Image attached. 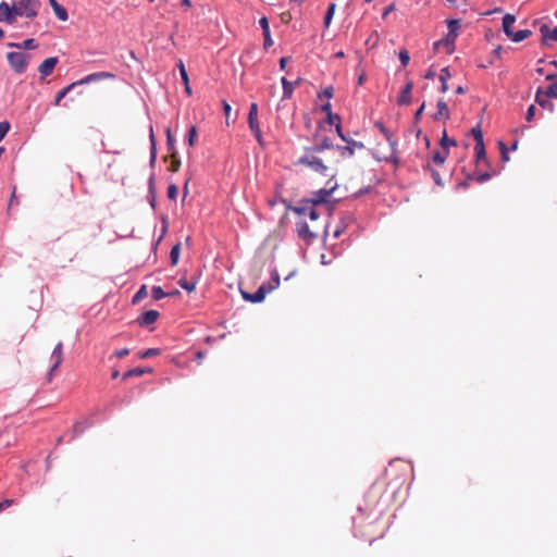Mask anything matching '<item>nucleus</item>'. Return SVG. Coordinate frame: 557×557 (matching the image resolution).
<instances>
[{
	"label": "nucleus",
	"instance_id": "nucleus-64",
	"mask_svg": "<svg viewBox=\"0 0 557 557\" xmlns=\"http://www.w3.org/2000/svg\"><path fill=\"white\" fill-rule=\"evenodd\" d=\"M329 147H332V146H331V144L325 139V140L323 141V145H322V146H314L313 148H320V149H315V152H318V151H321L322 149H324V148H329Z\"/></svg>",
	"mask_w": 557,
	"mask_h": 557
},
{
	"label": "nucleus",
	"instance_id": "nucleus-43",
	"mask_svg": "<svg viewBox=\"0 0 557 557\" xmlns=\"http://www.w3.org/2000/svg\"><path fill=\"white\" fill-rule=\"evenodd\" d=\"M159 349L158 348H148L144 351L140 352V358L141 359H147V358H150V357H154V356H158L159 355Z\"/></svg>",
	"mask_w": 557,
	"mask_h": 557
},
{
	"label": "nucleus",
	"instance_id": "nucleus-41",
	"mask_svg": "<svg viewBox=\"0 0 557 557\" xmlns=\"http://www.w3.org/2000/svg\"><path fill=\"white\" fill-rule=\"evenodd\" d=\"M152 296H153V299L154 300H161L162 298H164L165 296H169V293H165L162 287H159V286H154L152 287Z\"/></svg>",
	"mask_w": 557,
	"mask_h": 557
},
{
	"label": "nucleus",
	"instance_id": "nucleus-27",
	"mask_svg": "<svg viewBox=\"0 0 557 557\" xmlns=\"http://www.w3.org/2000/svg\"><path fill=\"white\" fill-rule=\"evenodd\" d=\"M10 47H16L17 49H37L38 45L35 39L28 38L24 40L22 44H10Z\"/></svg>",
	"mask_w": 557,
	"mask_h": 557
},
{
	"label": "nucleus",
	"instance_id": "nucleus-12",
	"mask_svg": "<svg viewBox=\"0 0 557 557\" xmlns=\"http://www.w3.org/2000/svg\"><path fill=\"white\" fill-rule=\"evenodd\" d=\"M104 78H114V74L109 73V72L94 73V74H89L88 76H84L82 79L74 82V84L84 85V84L92 83L96 81H101Z\"/></svg>",
	"mask_w": 557,
	"mask_h": 557
},
{
	"label": "nucleus",
	"instance_id": "nucleus-2",
	"mask_svg": "<svg viewBox=\"0 0 557 557\" xmlns=\"http://www.w3.org/2000/svg\"><path fill=\"white\" fill-rule=\"evenodd\" d=\"M12 5L15 12H17V17L36 18L40 3L38 0H21L17 4Z\"/></svg>",
	"mask_w": 557,
	"mask_h": 557
},
{
	"label": "nucleus",
	"instance_id": "nucleus-50",
	"mask_svg": "<svg viewBox=\"0 0 557 557\" xmlns=\"http://www.w3.org/2000/svg\"><path fill=\"white\" fill-rule=\"evenodd\" d=\"M399 60L404 66H406L409 62V53L406 49H401L399 52Z\"/></svg>",
	"mask_w": 557,
	"mask_h": 557
},
{
	"label": "nucleus",
	"instance_id": "nucleus-10",
	"mask_svg": "<svg viewBox=\"0 0 557 557\" xmlns=\"http://www.w3.org/2000/svg\"><path fill=\"white\" fill-rule=\"evenodd\" d=\"M57 63H58V59L55 57L44 60L38 66V72L40 74V77L44 78V77H47L48 75H51Z\"/></svg>",
	"mask_w": 557,
	"mask_h": 557
},
{
	"label": "nucleus",
	"instance_id": "nucleus-31",
	"mask_svg": "<svg viewBox=\"0 0 557 557\" xmlns=\"http://www.w3.org/2000/svg\"><path fill=\"white\" fill-rule=\"evenodd\" d=\"M74 86H77V84L72 83L69 86H66L64 89L58 91L55 95V99H54V106H58L60 103V101H62L63 98L66 96V94L72 90V88Z\"/></svg>",
	"mask_w": 557,
	"mask_h": 557
},
{
	"label": "nucleus",
	"instance_id": "nucleus-5",
	"mask_svg": "<svg viewBox=\"0 0 557 557\" xmlns=\"http://www.w3.org/2000/svg\"><path fill=\"white\" fill-rule=\"evenodd\" d=\"M297 235L307 242H311L318 236L317 227H310L306 220H300L296 223Z\"/></svg>",
	"mask_w": 557,
	"mask_h": 557
},
{
	"label": "nucleus",
	"instance_id": "nucleus-60",
	"mask_svg": "<svg viewBox=\"0 0 557 557\" xmlns=\"http://www.w3.org/2000/svg\"><path fill=\"white\" fill-rule=\"evenodd\" d=\"M292 18H293V17H292V14H290V13H288V12H283V13L281 14V21H282L283 23H285V24L289 23V22L292 21Z\"/></svg>",
	"mask_w": 557,
	"mask_h": 557
},
{
	"label": "nucleus",
	"instance_id": "nucleus-29",
	"mask_svg": "<svg viewBox=\"0 0 557 557\" xmlns=\"http://www.w3.org/2000/svg\"><path fill=\"white\" fill-rule=\"evenodd\" d=\"M165 143H168L170 153L177 152L175 148V139L171 128L165 129Z\"/></svg>",
	"mask_w": 557,
	"mask_h": 557
},
{
	"label": "nucleus",
	"instance_id": "nucleus-26",
	"mask_svg": "<svg viewBox=\"0 0 557 557\" xmlns=\"http://www.w3.org/2000/svg\"><path fill=\"white\" fill-rule=\"evenodd\" d=\"M531 30L529 29H524V30H519V32H513L509 38L513 41V42H521L523 41L524 39H527L528 37L531 36Z\"/></svg>",
	"mask_w": 557,
	"mask_h": 557
},
{
	"label": "nucleus",
	"instance_id": "nucleus-47",
	"mask_svg": "<svg viewBox=\"0 0 557 557\" xmlns=\"http://www.w3.org/2000/svg\"><path fill=\"white\" fill-rule=\"evenodd\" d=\"M499 151H500V159H503L504 162L509 161V152L508 148L504 143H499Z\"/></svg>",
	"mask_w": 557,
	"mask_h": 557
},
{
	"label": "nucleus",
	"instance_id": "nucleus-11",
	"mask_svg": "<svg viewBox=\"0 0 557 557\" xmlns=\"http://www.w3.org/2000/svg\"><path fill=\"white\" fill-rule=\"evenodd\" d=\"M413 82L408 81L401 90V94L398 98L399 106H408V103L412 102V90H413Z\"/></svg>",
	"mask_w": 557,
	"mask_h": 557
},
{
	"label": "nucleus",
	"instance_id": "nucleus-25",
	"mask_svg": "<svg viewBox=\"0 0 557 557\" xmlns=\"http://www.w3.org/2000/svg\"><path fill=\"white\" fill-rule=\"evenodd\" d=\"M440 82H442V91L446 92L448 90V84L447 81L450 78V72L448 67H444L440 71L438 75Z\"/></svg>",
	"mask_w": 557,
	"mask_h": 557
},
{
	"label": "nucleus",
	"instance_id": "nucleus-33",
	"mask_svg": "<svg viewBox=\"0 0 557 557\" xmlns=\"http://www.w3.org/2000/svg\"><path fill=\"white\" fill-rule=\"evenodd\" d=\"M474 149L478 164L486 162L484 145H475Z\"/></svg>",
	"mask_w": 557,
	"mask_h": 557
},
{
	"label": "nucleus",
	"instance_id": "nucleus-46",
	"mask_svg": "<svg viewBox=\"0 0 557 557\" xmlns=\"http://www.w3.org/2000/svg\"><path fill=\"white\" fill-rule=\"evenodd\" d=\"M222 107H223V112L225 115L226 124H230V115H231L232 107H231L230 102L226 100L222 101Z\"/></svg>",
	"mask_w": 557,
	"mask_h": 557
},
{
	"label": "nucleus",
	"instance_id": "nucleus-51",
	"mask_svg": "<svg viewBox=\"0 0 557 557\" xmlns=\"http://www.w3.org/2000/svg\"><path fill=\"white\" fill-rule=\"evenodd\" d=\"M535 111H536V108L534 104H530L528 110H527V114H525V120L528 122L532 121L535 116Z\"/></svg>",
	"mask_w": 557,
	"mask_h": 557
},
{
	"label": "nucleus",
	"instance_id": "nucleus-49",
	"mask_svg": "<svg viewBox=\"0 0 557 557\" xmlns=\"http://www.w3.org/2000/svg\"><path fill=\"white\" fill-rule=\"evenodd\" d=\"M10 129V125L8 122H0V141L4 138Z\"/></svg>",
	"mask_w": 557,
	"mask_h": 557
},
{
	"label": "nucleus",
	"instance_id": "nucleus-63",
	"mask_svg": "<svg viewBox=\"0 0 557 557\" xmlns=\"http://www.w3.org/2000/svg\"><path fill=\"white\" fill-rule=\"evenodd\" d=\"M455 39H456V36L449 35V33H448L446 40H445L446 45L453 47Z\"/></svg>",
	"mask_w": 557,
	"mask_h": 557
},
{
	"label": "nucleus",
	"instance_id": "nucleus-20",
	"mask_svg": "<svg viewBox=\"0 0 557 557\" xmlns=\"http://www.w3.org/2000/svg\"><path fill=\"white\" fill-rule=\"evenodd\" d=\"M540 33L542 34L543 41L546 39L557 41V26L554 29H550L548 25L543 24L540 28Z\"/></svg>",
	"mask_w": 557,
	"mask_h": 557
},
{
	"label": "nucleus",
	"instance_id": "nucleus-44",
	"mask_svg": "<svg viewBox=\"0 0 557 557\" xmlns=\"http://www.w3.org/2000/svg\"><path fill=\"white\" fill-rule=\"evenodd\" d=\"M472 135L475 139V145H484L483 144V134L479 126H476L472 129Z\"/></svg>",
	"mask_w": 557,
	"mask_h": 557
},
{
	"label": "nucleus",
	"instance_id": "nucleus-14",
	"mask_svg": "<svg viewBox=\"0 0 557 557\" xmlns=\"http://www.w3.org/2000/svg\"><path fill=\"white\" fill-rule=\"evenodd\" d=\"M248 124H249V128H250L251 133L253 134L257 143H259V145L261 147H264L263 136H262L260 124L258 123L257 117L248 119Z\"/></svg>",
	"mask_w": 557,
	"mask_h": 557
},
{
	"label": "nucleus",
	"instance_id": "nucleus-57",
	"mask_svg": "<svg viewBox=\"0 0 557 557\" xmlns=\"http://www.w3.org/2000/svg\"><path fill=\"white\" fill-rule=\"evenodd\" d=\"M491 177H492V174H491V173L485 172V173H483V174L478 175V178H476V180H478V182H479V183H484V182H486L487 180H490Z\"/></svg>",
	"mask_w": 557,
	"mask_h": 557
},
{
	"label": "nucleus",
	"instance_id": "nucleus-36",
	"mask_svg": "<svg viewBox=\"0 0 557 557\" xmlns=\"http://www.w3.org/2000/svg\"><path fill=\"white\" fill-rule=\"evenodd\" d=\"M545 98H546V96H544V91H542V89H537L536 103L543 108L548 107V106L550 108H553V104L550 102H548Z\"/></svg>",
	"mask_w": 557,
	"mask_h": 557
},
{
	"label": "nucleus",
	"instance_id": "nucleus-4",
	"mask_svg": "<svg viewBox=\"0 0 557 557\" xmlns=\"http://www.w3.org/2000/svg\"><path fill=\"white\" fill-rule=\"evenodd\" d=\"M375 126L379 128V131L382 132V134H384V136L386 137V140L389 145V153L388 154H385L383 157H381V160H384L386 162H397V158L394 156L395 154V149L394 147L397 145V143L395 140H393V136H392V133L388 132V129L384 126L383 123L381 122H376L375 123Z\"/></svg>",
	"mask_w": 557,
	"mask_h": 557
},
{
	"label": "nucleus",
	"instance_id": "nucleus-9",
	"mask_svg": "<svg viewBox=\"0 0 557 557\" xmlns=\"http://www.w3.org/2000/svg\"><path fill=\"white\" fill-rule=\"evenodd\" d=\"M270 288L265 286H260L253 294L242 292V296L251 304H260L264 300L265 295L269 293Z\"/></svg>",
	"mask_w": 557,
	"mask_h": 557
},
{
	"label": "nucleus",
	"instance_id": "nucleus-53",
	"mask_svg": "<svg viewBox=\"0 0 557 557\" xmlns=\"http://www.w3.org/2000/svg\"><path fill=\"white\" fill-rule=\"evenodd\" d=\"M257 114H258V107H257L256 102H251L250 108H249L248 119H257Z\"/></svg>",
	"mask_w": 557,
	"mask_h": 557
},
{
	"label": "nucleus",
	"instance_id": "nucleus-37",
	"mask_svg": "<svg viewBox=\"0 0 557 557\" xmlns=\"http://www.w3.org/2000/svg\"><path fill=\"white\" fill-rule=\"evenodd\" d=\"M336 11V4H329L327 7V10H326V14H325V17H324V25L325 27H329L330 26V23L333 18V15H334V12Z\"/></svg>",
	"mask_w": 557,
	"mask_h": 557
},
{
	"label": "nucleus",
	"instance_id": "nucleus-22",
	"mask_svg": "<svg viewBox=\"0 0 557 557\" xmlns=\"http://www.w3.org/2000/svg\"><path fill=\"white\" fill-rule=\"evenodd\" d=\"M260 25L262 27L263 36H264V48L268 49V47H271L273 42H272V39L270 36L269 22H268L267 17H262L260 20Z\"/></svg>",
	"mask_w": 557,
	"mask_h": 557
},
{
	"label": "nucleus",
	"instance_id": "nucleus-40",
	"mask_svg": "<svg viewBox=\"0 0 557 557\" xmlns=\"http://www.w3.org/2000/svg\"><path fill=\"white\" fill-rule=\"evenodd\" d=\"M197 138V129L194 125L190 126L187 134V143L189 147H194Z\"/></svg>",
	"mask_w": 557,
	"mask_h": 557
},
{
	"label": "nucleus",
	"instance_id": "nucleus-7",
	"mask_svg": "<svg viewBox=\"0 0 557 557\" xmlns=\"http://www.w3.org/2000/svg\"><path fill=\"white\" fill-rule=\"evenodd\" d=\"M51 360L53 361V363L49 372V381H51L53 373L57 371L59 366H61L64 360L62 343L55 344L51 354Z\"/></svg>",
	"mask_w": 557,
	"mask_h": 557
},
{
	"label": "nucleus",
	"instance_id": "nucleus-55",
	"mask_svg": "<svg viewBox=\"0 0 557 557\" xmlns=\"http://www.w3.org/2000/svg\"><path fill=\"white\" fill-rule=\"evenodd\" d=\"M128 354H129L128 348H122V349L114 351V357L120 359V358L126 357Z\"/></svg>",
	"mask_w": 557,
	"mask_h": 557
},
{
	"label": "nucleus",
	"instance_id": "nucleus-52",
	"mask_svg": "<svg viewBox=\"0 0 557 557\" xmlns=\"http://www.w3.org/2000/svg\"><path fill=\"white\" fill-rule=\"evenodd\" d=\"M318 97H320V98L324 97L329 101L333 97V88L331 86L324 88L323 91L318 95Z\"/></svg>",
	"mask_w": 557,
	"mask_h": 557
},
{
	"label": "nucleus",
	"instance_id": "nucleus-32",
	"mask_svg": "<svg viewBox=\"0 0 557 557\" xmlns=\"http://www.w3.org/2000/svg\"><path fill=\"white\" fill-rule=\"evenodd\" d=\"M147 297V287L143 285L138 292L135 293L132 304H139L144 298Z\"/></svg>",
	"mask_w": 557,
	"mask_h": 557
},
{
	"label": "nucleus",
	"instance_id": "nucleus-23",
	"mask_svg": "<svg viewBox=\"0 0 557 557\" xmlns=\"http://www.w3.org/2000/svg\"><path fill=\"white\" fill-rule=\"evenodd\" d=\"M556 78V82L553 83L550 86H548L545 91H544V96L546 97H549V98H557V76H555V74H548L546 76V79H554Z\"/></svg>",
	"mask_w": 557,
	"mask_h": 557
},
{
	"label": "nucleus",
	"instance_id": "nucleus-56",
	"mask_svg": "<svg viewBox=\"0 0 557 557\" xmlns=\"http://www.w3.org/2000/svg\"><path fill=\"white\" fill-rule=\"evenodd\" d=\"M432 177L437 186H443V180L441 178V175L436 171H432Z\"/></svg>",
	"mask_w": 557,
	"mask_h": 557
},
{
	"label": "nucleus",
	"instance_id": "nucleus-54",
	"mask_svg": "<svg viewBox=\"0 0 557 557\" xmlns=\"http://www.w3.org/2000/svg\"><path fill=\"white\" fill-rule=\"evenodd\" d=\"M327 122L330 124H333V123H341V117L338 114H335V113H332V112H329L327 114Z\"/></svg>",
	"mask_w": 557,
	"mask_h": 557
},
{
	"label": "nucleus",
	"instance_id": "nucleus-58",
	"mask_svg": "<svg viewBox=\"0 0 557 557\" xmlns=\"http://www.w3.org/2000/svg\"><path fill=\"white\" fill-rule=\"evenodd\" d=\"M309 219H310L312 222H317V221H318V219H319V213L317 212V210H315L314 208H310Z\"/></svg>",
	"mask_w": 557,
	"mask_h": 557
},
{
	"label": "nucleus",
	"instance_id": "nucleus-6",
	"mask_svg": "<svg viewBox=\"0 0 557 557\" xmlns=\"http://www.w3.org/2000/svg\"><path fill=\"white\" fill-rule=\"evenodd\" d=\"M335 189H336V186H332L329 189L323 188V189L315 190L312 194V197L309 199L302 200V203H311V205H315V206L321 205V203H327L332 191Z\"/></svg>",
	"mask_w": 557,
	"mask_h": 557
},
{
	"label": "nucleus",
	"instance_id": "nucleus-17",
	"mask_svg": "<svg viewBox=\"0 0 557 557\" xmlns=\"http://www.w3.org/2000/svg\"><path fill=\"white\" fill-rule=\"evenodd\" d=\"M315 205L304 203L302 200L298 206L286 205V209L293 211L297 215H309L310 208H314Z\"/></svg>",
	"mask_w": 557,
	"mask_h": 557
},
{
	"label": "nucleus",
	"instance_id": "nucleus-18",
	"mask_svg": "<svg viewBox=\"0 0 557 557\" xmlns=\"http://www.w3.org/2000/svg\"><path fill=\"white\" fill-rule=\"evenodd\" d=\"M49 4L51 5L57 18L67 21V11L62 4H59L57 0H49Z\"/></svg>",
	"mask_w": 557,
	"mask_h": 557
},
{
	"label": "nucleus",
	"instance_id": "nucleus-48",
	"mask_svg": "<svg viewBox=\"0 0 557 557\" xmlns=\"http://www.w3.org/2000/svg\"><path fill=\"white\" fill-rule=\"evenodd\" d=\"M177 186L175 184H171L168 189V197L170 200L175 201L177 197Z\"/></svg>",
	"mask_w": 557,
	"mask_h": 557
},
{
	"label": "nucleus",
	"instance_id": "nucleus-45",
	"mask_svg": "<svg viewBox=\"0 0 557 557\" xmlns=\"http://www.w3.org/2000/svg\"><path fill=\"white\" fill-rule=\"evenodd\" d=\"M150 143H152V151H150V159H152V162L157 159V147H156V137L153 131H150L149 135Z\"/></svg>",
	"mask_w": 557,
	"mask_h": 557
},
{
	"label": "nucleus",
	"instance_id": "nucleus-24",
	"mask_svg": "<svg viewBox=\"0 0 557 557\" xmlns=\"http://www.w3.org/2000/svg\"><path fill=\"white\" fill-rule=\"evenodd\" d=\"M177 283L180 287L185 288L187 292L190 293L196 288L197 281L194 277L188 280L186 276H183L182 278L178 280Z\"/></svg>",
	"mask_w": 557,
	"mask_h": 557
},
{
	"label": "nucleus",
	"instance_id": "nucleus-8",
	"mask_svg": "<svg viewBox=\"0 0 557 557\" xmlns=\"http://www.w3.org/2000/svg\"><path fill=\"white\" fill-rule=\"evenodd\" d=\"M17 12L14 11L13 5L7 2H0V22L12 24L16 21Z\"/></svg>",
	"mask_w": 557,
	"mask_h": 557
},
{
	"label": "nucleus",
	"instance_id": "nucleus-16",
	"mask_svg": "<svg viewBox=\"0 0 557 557\" xmlns=\"http://www.w3.org/2000/svg\"><path fill=\"white\" fill-rule=\"evenodd\" d=\"M347 145L338 147L342 156L351 157L355 154L356 148H362V144L355 141L354 139H347Z\"/></svg>",
	"mask_w": 557,
	"mask_h": 557
},
{
	"label": "nucleus",
	"instance_id": "nucleus-59",
	"mask_svg": "<svg viewBox=\"0 0 557 557\" xmlns=\"http://www.w3.org/2000/svg\"><path fill=\"white\" fill-rule=\"evenodd\" d=\"M12 499H5L3 502H0V512L9 508L12 505Z\"/></svg>",
	"mask_w": 557,
	"mask_h": 557
},
{
	"label": "nucleus",
	"instance_id": "nucleus-62",
	"mask_svg": "<svg viewBox=\"0 0 557 557\" xmlns=\"http://www.w3.org/2000/svg\"><path fill=\"white\" fill-rule=\"evenodd\" d=\"M394 10V4H388L383 12V18H386L387 15Z\"/></svg>",
	"mask_w": 557,
	"mask_h": 557
},
{
	"label": "nucleus",
	"instance_id": "nucleus-28",
	"mask_svg": "<svg viewBox=\"0 0 557 557\" xmlns=\"http://www.w3.org/2000/svg\"><path fill=\"white\" fill-rule=\"evenodd\" d=\"M448 157V150L444 149V151H434L432 156V160L436 164H443L446 162Z\"/></svg>",
	"mask_w": 557,
	"mask_h": 557
},
{
	"label": "nucleus",
	"instance_id": "nucleus-39",
	"mask_svg": "<svg viewBox=\"0 0 557 557\" xmlns=\"http://www.w3.org/2000/svg\"><path fill=\"white\" fill-rule=\"evenodd\" d=\"M171 154V165L169 168V170L173 173L177 172L178 169H180V165H181V161L180 159L177 158V152H174V153H170Z\"/></svg>",
	"mask_w": 557,
	"mask_h": 557
},
{
	"label": "nucleus",
	"instance_id": "nucleus-1",
	"mask_svg": "<svg viewBox=\"0 0 557 557\" xmlns=\"http://www.w3.org/2000/svg\"><path fill=\"white\" fill-rule=\"evenodd\" d=\"M317 148H309L304 157H301L297 163L310 168L315 173L322 175H329V166L324 163L321 158L315 156Z\"/></svg>",
	"mask_w": 557,
	"mask_h": 557
},
{
	"label": "nucleus",
	"instance_id": "nucleus-15",
	"mask_svg": "<svg viewBox=\"0 0 557 557\" xmlns=\"http://www.w3.org/2000/svg\"><path fill=\"white\" fill-rule=\"evenodd\" d=\"M436 108H437V111L436 113L433 115V119L436 121V120H440V119H444V120H449L450 119V113H449V109H448V106H447V102L444 101V100H438L436 102Z\"/></svg>",
	"mask_w": 557,
	"mask_h": 557
},
{
	"label": "nucleus",
	"instance_id": "nucleus-42",
	"mask_svg": "<svg viewBox=\"0 0 557 557\" xmlns=\"http://www.w3.org/2000/svg\"><path fill=\"white\" fill-rule=\"evenodd\" d=\"M178 71H180L181 78H183L184 85L189 84V77H188L186 67H185L184 62H182V61H178Z\"/></svg>",
	"mask_w": 557,
	"mask_h": 557
},
{
	"label": "nucleus",
	"instance_id": "nucleus-3",
	"mask_svg": "<svg viewBox=\"0 0 557 557\" xmlns=\"http://www.w3.org/2000/svg\"><path fill=\"white\" fill-rule=\"evenodd\" d=\"M7 61L11 69L17 74H23L26 71L28 64V55L23 52H8Z\"/></svg>",
	"mask_w": 557,
	"mask_h": 557
},
{
	"label": "nucleus",
	"instance_id": "nucleus-34",
	"mask_svg": "<svg viewBox=\"0 0 557 557\" xmlns=\"http://www.w3.org/2000/svg\"><path fill=\"white\" fill-rule=\"evenodd\" d=\"M440 146H442L446 150L448 147L456 146V141L454 139L448 138L446 129L443 131V137H442V140H440Z\"/></svg>",
	"mask_w": 557,
	"mask_h": 557
},
{
	"label": "nucleus",
	"instance_id": "nucleus-19",
	"mask_svg": "<svg viewBox=\"0 0 557 557\" xmlns=\"http://www.w3.org/2000/svg\"><path fill=\"white\" fill-rule=\"evenodd\" d=\"M282 86H283V96L285 99H290L295 89V86L299 84V79H297L295 83L289 82L284 76L281 79Z\"/></svg>",
	"mask_w": 557,
	"mask_h": 557
},
{
	"label": "nucleus",
	"instance_id": "nucleus-21",
	"mask_svg": "<svg viewBox=\"0 0 557 557\" xmlns=\"http://www.w3.org/2000/svg\"><path fill=\"white\" fill-rule=\"evenodd\" d=\"M515 21H516L515 15H512L510 13H507L503 17V29H504V33L507 35L508 38L513 33L512 25H513Z\"/></svg>",
	"mask_w": 557,
	"mask_h": 557
},
{
	"label": "nucleus",
	"instance_id": "nucleus-13",
	"mask_svg": "<svg viewBox=\"0 0 557 557\" xmlns=\"http://www.w3.org/2000/svg\"><path fill=\"white\" fill-rule=\"evenodd\" d=\"M159 312L157 310H148L138 318V324L140 326H148L157 322Z\"/></svg>",
	"mask_w": 557,
	"mask_h": 557
},
{
	"label": "nucleus",
	"instance_id": "nucleus-61",
	"mask_svg": "<svg viewBox=\"0 0 557 557\" xmlns=\"http://www.w3.org/2000/svg\"><path fill=\"white\" fill-rule=\"evenodd\" d=\"M336 132L344 141H347L348 138L344 135L341 123H336Z\"/></svg>",
	"mask_w": 557,
	"mask_h": 557
},
{
	"label": "nucleus",
	"instance_id": "nucleus-35",
	"mask_svg": "<svg viewBox=\"0 0 557 557\" xmlns=\"http://www.w3.org/2000/svg\"><path fill=\"white\" fill-rule=\"evenodd\" d=\"M459 28H460V20H449L448 21L449 35L458 36Z\"/></svg>",
	"mask_w": 557,
	"mask_h": 557
},
{
	"label": "nucleus",
	"instance_id": "nucleus-38",
	"mask_svg": "<svg viewBox=\"0 0 557 557\" xmlns=\"http://www.w3.org/2000/svg\"><path fill=\"white\" fill-rule=\"evenodd\" d=\"M180 249H181V245L180 244H176L175 246L172 247L171 249V255H170V258H171V263L172 265H176L177 261H178V258H180Z\"/></svg>",
	"mask_w": 557,
	"mask_h": 557
},
{
	"label": "nucleus",
	"instance_id": "nucleus-30",
	"mask_svg": "<svg viewBox=\"0 0 557 557\" xmlns=\"http://www.w3.org/2000/svg\"><path fill=\"white\" fill-rule=\"evenodd\" d=\"M150 372H151L150 369L135 368V369H132V370L127 371L126 373H124L123 380H126L131 376H140L145 373H150Z\"/></svg>",
	"mask_w": 557,
	"mask_h": 557
}]
</instances>
